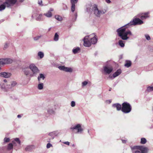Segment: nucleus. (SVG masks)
<instances>
[{"instance_id": "1", "label": "nucleus", "mask_w": 153, "mask_h": 153, "mask_svg": "<svg viewBox=\"0 0 153 153\" xmlns=\"http://www.w3.org/2000/svg\"><path fill=\"white\" fill-rule=\"evenodd\" d=\"M143 22L139 19L134 18L132 22H131L124 27L117 29V32L118 35L123 40H127L129 38L127 36L128 35H132V34L130 30H126V28H128V27L131 25H141L143 24Z\"/></svg>"}, {"instance_id": "2", "label": "nucleus", "mask_w": 153, "mask_h": 153, "mask_svg": "<svg viewBox=\"0 0 153 153\" xmlns=\"http://www.w3.org/2000/svg\"><path fill=\"white\" fill-rule=\"evenodd\" d=\"M132 153H147L148 149L144 146H136L132 148Z\"/></svg>"}, {"instance_id": "3", "label": "nucleus", "mask_w": 153, "mask_h": 153, "mask_svg": "<svg viewBox=\"0 0 153 153\" xmlns=\"http://www.w3.org/2000/svg\"><path fill=\"white\" fill-rule=\"evenodd\" d=\"M17 1V0H5V1L0 5V11L4 10L6 7H9L13 6L16 4Z\"/></svg>"}, {"instance_id": "4", "label": "nucleus", "mask_w": 153, "mask_h": 153, "mask_svg": "<svg viewBox=\"0 0 153 153\" xmlns=\"http://www.w3.org/2000/svg\"><path fill=\"white\" fill-rule=\"evenodd\" d=\"M131 108L130 104L127 102L123 103L122 108V111L125 113H127L130 112Z\"/></svg>"}, {"instance_id": "5", "label": "nucleus", "mask_w": 153, "mask_h": 153, "mask_svg": "<svg viewBox=\"0 0 153 153\" xmlns=\"http://www.w3.org/2000/svg\"><path fill=\"white\" fill-rule=\"evenodd\" d=\"M91 42L90 40L89 37L86 36L84 39V45L86 47H89L91 44Z\"/></svg>"}, {"instance_id": "6", "label": "nucleus", "mask_w": 153, "mask_h": 153, "mask_svg": "<svg viewBox=\"0 0 153 153\" xmlns=\"http://www.w3.org/2000/svg\"><path fill=\"white\" fill-rule=\"evenodd\" d=\"M23 71L24 73V74L26 75H29L30 76H32L33 74L30 71V68H24L23 69Z\"/></svg>"}, {"instance_id": "7", "label": "nucleus", "mask_w": 153, "mask_h": 153, "mask_svg": "<svg viewBox=\"0 0 153 153\" xmlns=\"http://www.w3.org/2000/svg\"><path fill=\"white\" fill-rule=\"evenodd\" d=\"M71 128L72 130L77 129V133H81L83 130L82 129V128L79 124H77L71 127Z\"/></svg>"}, {"instance_id": "8", "label": "nucleus", "mask_w": 153, "mask_h": 153, "mask_svg": "<svg viewBox=\"0 0 153 153\" xmlns=\"http://www.w3.org/2000/svg\"><path fill=\"white\" fill-rule=\"evenodd\" d=\"M112 68H104L103 73L105 74H110L112 71Z\"/></svg>"}, {"instance_id": "9", "label": "nucleus", "mask_w": 153, "mask_h": 153, "mask_svg": "<svg viewBox=\"0 0 153 153\" xmlns=\"http://www.w3.org/2000/svg\"><path fill=\"white\" fill-rule=\"evenodd\" d=\"M46 110L48 113L49 114L52 115L55 114V112L54 109H53L51 106H48L46 108Z\"/></svg>"}, {"instance_id": "10", "label": "nucleus", "mask_w": 153, "mask_h": 153, "mask_svg": "<svg viewBox=\"0 0 153 153\" xmlns=\"http://www.w3.org/2000/svg\"><path fill=\"white\" fill-rule=\"evenodd\" d=\"M78 0H71V10L72 12H73L75 10V4L76 3Z\"/></svg>"}, {"instance_id": "11", "label": "nucleus", "mask_w": 153, "mask_h": 153, "mask_svg": "<svg viewBox=\"0 0 153 153\" xmlns=\"http://www.w3.org/2000/svg\"><path fill=\"white\" fill-rule=\"evenodd\" d=\"M61 71L65 72L71 73L73 71V69L71 68H59Z\"/></svg>"}, {"instance_id": "12", "label": "nucleus", "mask_w": 153, "mask_h": 153, "mask_svg": "<svg viewBox=\"0 0 153 153\" xmlns=\"http://www.w3.org/2000/svg\"><path fill=\"white\" fill-rule=\"evenodd\" d=\"M94 10L95 14L97 16L100 17V15L101 14V10H98L96 6L94 7Z\"/></svg>"}, {"instance_id": "13", "label": "nucleus", "mask_w": 153, "mask_h": 153, "mask_svg": "<svg viewBox=\"0 0 153 153\" xmlns=\"http://www.w3.org/2000/svg\"><path fill=\"white\" fill-rule=\"evenodd\" d=\"M11 74L10 73L2 72L0 73V76L3 77L5 78L9 77L11 76Z\"/></svg>"}, {"instance_id": "14", "label": "nucleus", "mask_w": 153, "mask_h": 153, "mask_svg": "<svg viewBox=\"0 0 153 153\" xmlns=\"http://www.w3.org/2000/svg\"><path fill=\"white\" fill-rule=\"evenodd\" d=\"M30 68V70L32 72V74H36L39 73V70L38 68Z\"/></svg>"}, {"instance_id": "15", "label": "nucleus", "mask_w": 153, "mask_h": 153, "mask_svg": "<svg viewBox=\"0 0 153 153\" xmlns=\"http://www.w3.org/2000/svg\"><path fill=\"white\" fill-rule=\"evenodd\" d=\"M53 9L51 8L48 12L44 14V15L48 17H51L52 16V11H53Z\"/></svg>"}, {"instance_id": "16", "label": "nucleus", "mask_w": 153, "mask_h": 153, "mask_svg": "<svg viewBox=\"0 0 153 153\" xmlns=\"http://www.w3.org/2000/svg\"><path fill=\"white\" fill-rule=\"evenodd\" d=\"M94 35V37L90 39L91 41V42L92 44H96L97 41V36H96L95 34H93Z\"/></svg>"}, {"instance_id": "17", "label": "nucleus", "mask_w": 153, "mask_h": 153, "mask_svg": "<svg viewBox=\"0 0 153 153\" xmlns=\"http://www.w3.org/2000/svg\"><path fill=\"white\" fill-rule=\"evenodd\" d=\"M149 12H147L144 13H142V14L143 15L141 16L140 17V18L142 19L143 20L147 18H148L149 17Z\"/></svg>"}, {"instance_id": "18", "label": "nucleus", "mask_w": 153, "mask_h": 153, "mask_svg": "<svg viewBox=\"0 0 153 153\" xmlns=\"http://www.w3.org/2000/svg\"><path fill=\"white\" fill-rule=\"evenodd\" d=\"M18 144H20L21 143V141L19 140V139L18 138H16L14 139V140H13L12 142V143L13 144L14 146H16V142Z\"/></svg>"}, {"instance_id": "19", "label": "nucleus", "mask_w": 153, "mask_h": 153, "mask_svg": "<svg viewBox=\"0 0 153 153\" xmlns=\"http://www.w3.org/2000/svg\"><path fill=\"white\" fill-rule=\"evenodd\" d=\"M4 64H8L11 63L12 62V60L9 58H6L3 59Z\"/></svg>"}, {"instance_id": "20", "label": "nucleus", "mask_w": 153, "mask_h": 153, "mask_svg": "<svg viewBox=\"0 0 153 153\" xmlns=\"http://www.w3.org/2000/svg\"><path fill=\"white\" fill-rule=\"evenodd\" d=\"M45 78L44 75L42 74H40L39 76L38 77V79L39 82H41V80H44Z\"/></svg>"}, {"instance_id": "21", "label": "nucleus", "mask_w": 153, "mask_h": 153, "mask_svg": "<svg viewBox=\"0 0 153 153\" xmlns=\"http://www.w3.org/2000/svg\"><path fill=\"white\" fill-rule=\"evenodd\" d=\"M113 107L114 108H116L117 110L119 111L121 109H122L121 105L119 104H115L113 105Z\"/></svg>"}, {"instance_id": "22", "label": "nucleus", "mask_w": 153, "mask_h": 153, "mask_svg": "<svg viewBox=\"0 0 153 153\" xmlns=\"http://www.w3.org/2000/svg\"><path fill=\"white\" fill-rule=\"evenodd\" d=\"M122 73L121 69H119L114 74V77H116L118 76Z\"/></svg>"}, {"instance_id": "23", "label": "nucleus", "mask_w": 153, "mask_h": 153, "mask_svg": "<svg viewBox=\"0 0 153 153\" xmlns=\"http://www.w3.org/2000/svg\"><path fill=\"white\" fill-rule=\"evenodd\" d=\"M34 148L33 145L28 146L25 148V150L27 151H30L34 149Z\"/></svg>"}, {"instance_id": "24", "label": "nucleus", "mask_w": 153, "mask_h": 153, "mask_svg": "<svg viewBox=\"0 0 153 153\" xmlns=\"http://www.w3.org/2000/svg\"><path fill=\"white\" fill-rule=\"evenodd\" d=\"M131 64V62L129 60H126L124 66L126 67H130Z\"/></svg>"}, {"instance_id": "25", "label": "nucleus", "mask_w": 153, "mask_h": 153, "mask_svg": "<svg viewBox=\"0 0 153 153\" xmlns=\"http://www.w3.org/2000/svg\"><path fill=\"white\" fill-rule=\"evenodd\" d=\"M80 50V49L79 47H77L73 49L72 51L74 54H75L78 53V52Z\"/></svg>"}, {"instance_id": "26", "label": "nucleus", "mask_w": 153, "mask_h": 153, "mask_svg": "<svg viewBox=\"0 0 153 153\" xmlns=\"http://www.w3.org/2000/svg\"><path fill=\"white\" fill-rule=\"evenodd\" d=\"M39 84L38 85V88L39 90H42L43 88V84L41 82H39Z\"/></svg>"}, {"instance_id": "27", "label": "nucleus", "mask_w": 153, "mask_h": 153, "mask_svg": "<svg viewBox=\"0 0 153 153\" xmlns=\"http://www.w3.org/2000/svg\"><path fill=\"white\" fill-rule=\"evenodd\" d=\"M90 82L88 80L84 81L82 83V86L84 87L86 86L88 84L90 83Z\"/></svg>"}, {"instance_id": "28", "label": "nucleus", "mask_w": 153, "mask_h": 153, "mask_svg": "<svg viewBox=\"0 0 153 153\" xmlns=\"http://www.w3.org/2000/svg\"><path fill=\"white\" fill-rule=\"evenodd\" d=\"M1 88L2 89H4L5 88H9V89L11 88V87L10 86V85H7L5 87V85L4 84H3L1 86Z\"/></svg>"}, {"instance_id": "29", "label": "nucleus", "mask_w": 153, "mask_h": 153, "mask_svg": "<svg viewBox=\"0 0 153 153\" xmlns=\"http://www.w3.org/2000/svg\"><path fill=\"white\" fill-rule=\"evenodd\" d=\"M38 55L41 59L43 58L44 56V53L41 51H39L38 53Z\"/></svg>"}, {"instance_id": "30", "label": "nucleus", "mask_w": 153, "mask_h": 153, "mask_svg": "<svg viewBox=\"0 0 153 153\" xmlns=\"http://www.w3.org/2000/svg\"><path fill=\"white\" fill-rule=\"evenodd\" d=\"M13 143H10L8 144L7 149L8 150H10L13 148Z\"/></svg>"}, {"instance_id": "31", "label": "nucleus", "mask_w": 153, "mask_h": 153, "mask_svg": "<svg viewBox=\"0 0 153 153\" xmlns=\"http://www.w3.org/2000/svg\"><path fill=\"white\" fill-rule=\"evenodd\" d=\"M55 18L58 21H60L62 20V18L61 16L58 15L55 16Z\"/></svg>"}, {"instance_id": "32", "label": "nucleus", "mask_w": 153, "mask_h": 153, "mask_svg": "<svg viewBox=\"0 0 153 153\" xmlns=\"http://www.w3.org/2000/svg\"><path fill=\"white\" fill-rule=\"evenodd\" d=\"M119 45L122 47H123L125 46L124 43H123V41L122 40H120L119 41Z\"/></svg>"}, {"instance_id": "33", "label": "nucleus", "mask_w": 153, "mask_h": 153, "mask_svg": "<svg viewBox=\"0 0 153 153\" xmlns=\"http://www.w3.org/2000/svg\"><path fill=\"white\" fill-rule=\"evenodd\" d=\"M146 142V140L144 138H142L141 139L140 143L142 144H144Z\"/></svg>"}, {"instance_id": "34", "label": "nucleus", "mask_w": 153, "mask_h": 153, "mask_svg": "<svg viewBox=\"0 0 153 153\" xmlns=\"http://www.w3.org/2000/svg\"><path fill=\"white\" fill-rule=\"evenodd\" d=\"M59 35L57 34V33H56L54 38V40L55 41H57L59 39Z\"/></svg>"}, {"instance_id": "35", "label": "nucleus", "mask_w": 153, "mask_h": 153, "mask_svg": "<svg viewBox=\"0 0 153 153\" xmlns=\"http://www.w3.org/2000/svg\"><path fill=\"white\" fill-rule=\"evenodd\" d=\"M17 83L15 81H13L11 82V86H10L11 87H13L16 86L17 85Z\"/></svg>"}, {"instance_id": "36", "label": "nucleus", "mask_w": 153, "mask_h": 153, "mask_svg": "<svg viewBox=\"0 0 153 153\" xmlns=\"http://www.w3.org/2000/svg\"><path fill=\"white\" fill-rule=\"evenodd\" d=\"M147 91L149 92H150L152 91H153V86H150L148 87Z\"/></svg>"}, {"instance_id": "37", "label": "nucleus", "mask_w": 153, "mask_h": 153, "mask_svg": "<svg viewBox=\"0 0 153 153\" xmlns=\"http://www.w3.org/2000/svg\"><path fill=\"white\" fill-rule=\"evenodd\" d=\"M42 16V14L39 15V16L36 18V20L39 21L42 20L41 18Z\"/></svg>"}, {"instance_id": "38", "label": "nucleus", "mask_w": 153, "mask_h": 153, "mask_svg": "<svg viewBox=\"0 0 153 153\" xmlns=\"http://www.w3.org/2000/svg\"><path fill=\"white\" fill-rule=\"evenodd\" d=\"M38 4L39 5L41 6H43V4H42V0H39L38 1Z\"/></svg>"}, {"instance_id": "39", "label": "nucleus", "mask_w": 153, "mask_h": 153, "mask_svg": "<svg viewBox=\"0 0 153 153\" xmlns=\"http://www.w3.org/2000/svg\"><path fill=\"white\" fill-rule=\"evenodd\" d=\"M71 106L72 107H74L75 106V102L74 101H72L71 102Z\"/></svg>"}, {"instance_id": "40", "label": "nucleus", "mask_w": 153, "mask_h": 153, "mask_svg": "<svg viewBox=\"0 0 153 153\" xmlns=\"http://www.w3.org/2000/svg\"><path fill=\"white\" fill-rule=\"evenodd\" d=\"M145 37L146 38V39L148 40H150V39H151V38H150V36L148 35H145Z\"/></svg>"}, {"instance_id": "41", "label": "nucleus", "mask_w": 153, "mask_h": 153, "mask_svg": "<svg viewBox=\"0 0 153 153\" xmlns=\"http://www.w3.org/2000/svg\"><path fill=\"white\" fill-rule=\"evenodd\" d=\"M41 37L40 36H38L34 38V39L35 40H37L39 39Z\"/></svg>"}, {"instance_id": "42", "label": "nucleus", "mask_w": 153, "mask_h": 153, "mask_svg": "<svg viewBox=\"0 0 153 153\" xmlns=\"http://www.w3.org/2000/svg\"><path fill=\"white\" fill-rule=\"evenodd\" d=\"M108 78L111 79H113L115 77H114V74L113 75H110L108 76Z\"/></svg>"}, {"instance_id": "43", "label": "nucleus", "mask_w": 153, "mask_h": 153, "mask_svg": "<svg viewBox=\"0 0 153 153\" xmlns=\"http://www.w3.org/2000/svg\"><path fill=\"white\" fill-rule=\"evenodd\" d=\"M4 141L5 142H8L10 140V139L9 138H4Z\"/></svg>"}, {"instance_id": "44", "label": "nucleus", "mask_w": 153, "mask_h": 153, "mask_svg": "<svg viewBox=\"0 0 153 153\" xmlns=\"http://www.w3.org/2000/svg\"><path fill=\"white\" fill-rule=\"evenodd\" d=\"M4 64L3 59H0V65Z\"/></svg>"}, {"instance_id": "45", "label": "nucleus", "mask_w": 153, "mask_h": 153, "mask_svg": "<svg viewBox=\"0 0 153 153\" xmlns=\"http://www.w3.org/2000/svg\"><path fill=\"white\" fill-rule=\"evenodd\" d=\"M52 146V145L51 143H48L47 144V148H49Z\"/></svg>"}, {"instance_id": "46", "label": "nucleus", "mask_w": 153, "mask_h": 153, "mask_svg": "<svg viewBox=\"0 0 153 153\" xmlns=\"http://www.w3.org/2000/svg\"><path fill=\"white\" fill-rule=\"evenodd\" d=\"M8 44L7 43H6L4 45V49H6L8 47Z\"/></svg>"}, {"instance_id": "47", "label": "nucleus", "mask_w": 153, "mask_h": 153, "mask_svg": "<svg viewBox=\"0 0 153 153\" xmlns=\"http://www.w3.org/2000/svg\"><path fill=\"white\" fill-rule=\"evenodd\" d=\"M106 10H101V14H103L106 12Z\"/></svg>"}, {"instance_id": "48", "label": "nucleus", "mask_w": 153, "mask_h": 153, "mask_svg": "<svg viewBox=\"0 0 153 153\" xmlns=\"http://www.w3.org/2000/svg\"><path fill=\"white\" fill-rule=\"evenodd\" d=\"M67 145H69L70 143L68 141L65 142L63 143Z\"/></svg>"}, {"instance_id": "49", "label": "nucleus", "mask_w": 153, "mask_h": 153, "mask_svg": "<svg viewBox=\"0 0 153 153\" xmlns=\"http://www.w3.org/2000/svg\"><path fill=\"white\" fill-rule=\"evenodd\" d=\"M29 67H36L35 66V65L34 64H30V65Z\"/></svg>"}, {"instance_id": "50", "label": "nucleus", "mask_w": 153, "mask_h": 153, "mask_svg": "<svg viewBox=\"0 0 153 153\" xmlns=\"http://www.w3.org/2000/svg\"><path fill=\"white\" fill-rule=\"evenodd\" d=\"M106 1L108 3H110L111 2V1L110 0H106Z\"/></svg>"}, {"instance_id": "51", "label": "nucleus", "mask_w": 153, "mask_h": 153, "mask_svg": "<svg viewBox=\"0 0 153 153\" xmlns=\"http://www.w3.org/2000/svg\"><path fill=\"white\" fill-rule=\"evenodd\" d=\"M106 102L110 103L111 102V100H107L106 101Z\"/></svg>"}, {"instance_id": "52", "label": "nucleus", "mask_w": 153, "mask_h": 153, "mask_svg": "<svg viewBox=\"0 0 153 153\" xmlns=\"http://www.w3.org/2000/svg\"><path fill=\"white\" fill-rule=\"evenodd\" d=\"M55 133V132H52V133H51L49 134V135H51L52 134H54Z\"/></svg>"}, {"instance_id": "53", "label": "nucleus", "mask_w": 153, "mask_h": 153, "mask_svg": "<svg viewBox=\"0 0 153 153\" xmlns=\"http://www.w3.org/2000/svg\"><path fill=\"white\" fill-rule=\"evenodd\" d=\"M17 117L19 118H20L21 117V116L20 115H17Z\"/></svg>"}, {"instance_id": "54", "label": "nucleus", "mask_w": 153, "mask_h": 153, "mask_svg": "<svg viewBox=\"0 0 153 153\" xmlns=\"http://www.w3.org/2000/svg\"><path fill=\"white\" fill-rule=\"evenodd\" d=\"M122 141L123 143H125L126 142V140H122Z\"/></svg>"}, {"instance_id": "55", "label": "nucleus", "mask_w": 153, "mask_h": 153, "mask_svg": "<svg viewBox=\"0 0 153 153\" xmlns=\"http://www.w3.org/2000/svg\"><path fill=\"white\" fill-rule=\"evenodd\" d=\"M59 67H65L64 66H59Z\"/></svg>"}, {"instance_id": "56", "label": "nucleus", "mask_w": 153, "mask_h": 153, "mask_svg": "<svg viewBox=\"0 0 153 153\" xmlns=\"http://www.w3.org/2000/svg\"><path fill=\"white\" fill-rule=\"evenodd\" d=\"M24 1V0H20V1L22 2V1Z\"/></svg>"}, {"instance_id": "57", "label": "nucleus", "mask_w": 153, "mask_h": 153, "mask_svg": "<svg viewBox=\"0 0 153 153\" xmlns=\"http://www.w3.org/2000/svg\"><path fill=\"white\" fill-rule=\"evenodd\" d=\"M54 107V105H53V108Z\"/></svg>"}, {"instance_id": "58", "label": "nucleus", "mask_w": 153, "mask_h": 153, "mask_svg": "<svg viewBox=\"0 0 153 153\" xmlns=\"http://www.w3.org/2000/svg\"><path fill=\"white\" fill-rule=\"evenodd\" d=\"M73 146H74V145H73Z\"/></svg>"}, {"instance_id": "59", "label": "nucleus", "mask_w": 153, "mask_h": 153, "mask_svg": "<svg viewBox=\"0 0 153 153\" xmlns=\"http://www.w3.org/2000/svg\"><path fill=\"white\" fill-rule=\"evenodd\" d=\"M104 67H107L106 66H105Z\"/></svg>"}]
</instances>
